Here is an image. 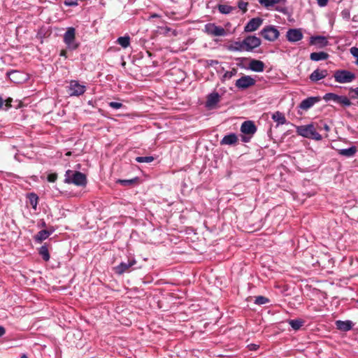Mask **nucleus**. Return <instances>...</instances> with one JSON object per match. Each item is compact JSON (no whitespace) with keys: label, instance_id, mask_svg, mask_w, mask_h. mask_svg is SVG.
<instances>
[{"label":"nucleus","instance_id":"obj_54","mask_svg":"<svg viewBox=\"0 0 358 358\" xmlns=\"http://www.w3.org/2000/svg\"><path fill=\"white\" fill-rule=\"evenodd\" d=\"M65 3H66V5H71V3H67V2H66Z\"/></svg>","mask_w":358,"mask_h":358},{"label":"nucleus","instance_id":"obj_55","mask_svg":"<svg viewBox=\"0 0 358 358\" xmlns=\"http://www.w3.org/2000/svg\"><path fill=\"white\" fill-rule=\"evenodd\" d=\"M357 303H358V299H357Z\"/></svg>","mask_w":358,"mask_h":358},{"label":"nucleus","instance_id":"obj_45","mask_svg":"<svg viewBox=\"0 0 358 358\" xmlns=\"http://www.w3.org/2000/svg\"><path fill=\"white\" fill-rule=\"evenodd\" d=\"M6 333L5 328L2 326H0V337L3 336Z\"/></svg>","mask_w":358,"mask_h":358},{"label":"nucleus","instance_id":"obj_24","mask_svg":"<svg viewBox=\"0 0 358 358\" xmlns=\"http://www.w3.org/2000/svg\"><path fill=\"white\" fill-rule=\"evenodd\" d=\"M357 151V148L355 146H352L349 148L338 150V153L342 156H345L347 157H351L355 155Z\"/></svg>","mask_w":358,"mask_h":358},{"label":"nucleus","instance_id":"obj_43","mask_svg":"<svg viewBox=\"0 0 358 358\" xmlns=\"http://www.w3.org/2000/svg\"><path fill=\"white\" fill-rule=\"evenodd\" d=\"M319 6L324 7L327 5L329 0H316Z\"/></svg>","mask_w":358,"mask_h":358},{"label":"nucleus","instance_id":"obj_38","mask_svg":"<svg viewBox=\"0 0 358 358\" xmlns=\"http://www.w3.org/2000/svg\"><path fill=\"white\" fill-rule=\"evenodd\" d=\"M350 51L352 56L356 58L355 64L358 66V48L352 47Z\"/></svg>","mask_w":358,"mask_h":358},{"label":"nucleus","instance_id":"obj_33","mask_svg":"<svg viewBox=\"0 0 358 358\" xmlns=\"http://www.w3.org/2000/svg\"><path fill=\"white\" fill-rule=\"evenodd\" d=\"M233 8L228 5H219L218 10L222 14H229L233 10Z\"/></svg>","mask_w":358,"mask_h":358},{"label":"nucleus","instance_id":"obj_5","mask_svg":"<svg viewBox=\"0 0 358 358\" xmlns=\"http://www.w3.org/2000/svg\"><path fill=\"white\" fill-rule=\"evenodd\" d=\"M323 99L325 101H332L342 106H350L352 103L346 96H340L334 93H327Z\"/></svg>","mask_w":358,"mask_h":358},{"label":"nucleus","instance_id":"obj_19","mask_svg":"<svg viewBox=\"0 0 358 358\" xmlns=\"http://www.w3.org/2000/svg\"><path fill=\"white\" fill-rule=\"evenodd\" d=\"M238 141V137L235 134H229L223 137L220 141L221 145H235Z\"/></svg>","mask_w":358,"mask_h":358},{"label":"nucleus","instance_id":"obj_3","mask_svg":"<svg viewBox=\"0 0 358 358\" xmlns=\"http://www.w3.org/2000/svg\"><path fill=\"white\" fill-rule=\"evenodd\" d=\"M334 78L338 83H348L352 82L356 76L352 72L347 70H338L334 72Z\"/></svg>","mask_w":358,"mask_h":358},{"label":"nucleus","instance_id":"obj_8","mask_svg":"<svg viewBox=\"0 0 358 358\" xmlns=\"http://www.w3.org/2000/svg\"><path fill=\"white\" fill-rule=\"evenodd\" d=\"M261 34L266 40L274 41L278 38L279 31L273 26H267L261 31Z\"/></svg>","mask_w":358,"mask_h":358},{"label":"nucleus","instance_id":"obj_14","mask_svg":"<svg viewBox=\"0 0 358 358\" xmlns=\"http://www.w3.org/2000/svg\"><path fill=\"white\" fill-rule=\"evenodd\" d=\"M263 20L259 17L251 19L244 27L245 32H252L256 31L262 24Z\"/></svg>","mask_w":358,"mask_h":358},{"label":"nucleus","instance_id":"obj_17","mask_svg":"<svg viewBox=\"0 0 358 358\" xmlns=\"http://www.w3.org/2000/svg\"><path fill=\"white\" fill-rule=\"evenodd\" d=\"M328 76V71L326 69H316L309 76L313 82H317Z\"/></svg>","mask_w":358,"mask_h":358},{"label":"nucleus","instance_id":"obj_44","mask_svg":"<svg viewBox=\"0 0 358 358\" xmlns=\"http://www.w3.org/2000/svg\"><path fill=\"white\" fill-rule=\"evenodd\" d=\"M252 136H242V141L245 142V143H247V142H249L250 138H251Z\"/></svg>","mask_w":358,"mask_h":358},{"label":"nucleus","instance_id":"obj_2","mask_svg":"<svg viewBox=\"0 0 358 358\" xmlns=\"http://www.w3.org/2000/svg\"><path fill=\"white\" fill-rule=\"evenodd\" d=\"M296 133L299 136L315 141H321L322 138V136L317 132L313 124L297 127Z\"/></svg>","mask_w":358,"mask_h":358},{"label":"nucleus","instance_id":"obj_20","mask_svg":"<svg viewBox=\"0 0 358 358\" xmlns=\"http://www.w3.org/2000/svg\"><path fill=\"white\" fill-rule=\"evenodd\" d=\"M8 76H9L10 80L12 82L15 83H22L23 80H25L24 75L20 71H11L8 74Z\"/></svg>","mask_w":358,"mask_h":358},{"label":"nucleus","instance_id":"obj_25","mask_svg":"<svg viewBox=\"0 0 358 358\" xmlns=\"http://www.w3.org/2000/svg\"><path fill=\"white\" fill-rule=\"evenodd\" d=\"M329 57V55L324 52H312L310 55V58L313 61H320L325 60Z\"/></svg>","mask_w":358,"mask_h":358},{"label":"nucleus","instance_id":"obj_6","mask_svg":"<svg viewBox=\"0 0 358 358\" xmlns=\"http://www.w3.org/2000/svg\"><path fill=\"white\" fill-rule=\"evenodd\" d=\"M204 31L211 36H224L227 34V31L222 27L215 23H208L204 27Z\"/></svg>","mask_w":358,"mask_h":358},{"label":"nucleus","instance_id":"obj_53","mask_svg":"<svg viewBox=\"0 0 358 358\" xmlns=\"http://www.w3.org/2000/svg\"><path fill=\"white\" fill-rule=\"evenodd\" d=\"M42 226H43V227H45V222H43L42 223Z\"/></svg>","mask_w":358,"mask_h":358},{"label":"nucleus","instance_id":"obj_22","mask_svg":"<svg viewBox=\"0 0 358 358\" xmlns=\"http://www.w3.org/2000/svg\"><path fill=\"white\" fill-rule=\"evenodd\" d=\"M271 118L274 122H277L278 125L285 124L287 122L285 115L280 111L273 113L272 114Z\"/></svg>","mask_w":358,"mask_h":358},{"label":"nucleus","instance_id":"obj_50","mask_svg":"<svg viewBox=\"0 0 358 358\" xmlns=\"http://www.w3.org/2000/svg\"><path fill=\"white\" fill-rule=\"evenodd\" d=\"M150 17L151 18L159 17V15L157 13H154L150 15Z\"/></svg>","mask_w":358,"mask_h":358},{"label":"nucleus","instance_id":"obj_35","mask_svg":"<svg viewBox=\"0 0 358 358\" xmlns=\"http://www.w3.org/2000/svg\"><path fill=\"white\" fill-rule=\"evenodd\" d=\"M269 302L268 299L263 296H258L255 298V303L257 305H263Z\"/></svg>","mask_w":358,"mask_h":358},{"label":"nucleus","instance_id":"obj_11","mask_svg":"<svg viewBox=\"0 0 358 358\" xmlns=\"http://www.w3.org/2000/svg\"><path fill=\"white\" fill-rule=\"evenodd\" d=\"M303 33L299 29H289L286 34L287 41L295 43L303 38Z\"/></svg>","mask_w":358,"mask_h":358},{"label":"nucleus","instance_id":"obj_23","mask_svg":"<svg viewBox=\"0 0 358 358\" xmlns=\"http://www.w3.org/2000/svg\"><path fill=\"white\" fill-rule=\"evenodd\" d=\"M336 324L338 329L343 331H348L352 327V323L350 321L338 320L336 321Z\"/></svg>","mask_w":358,"mask_h":358},{"label":"nucleus","instance_id":"obj_49","mask_svg":"<svg viewBox=\"0 0 358 358\" xmlns=\"http://www.w3.org/2000/svg\"><path fill=\"white\" fill-rule=\"evenodd\" d=\"M257 345H255V344H252L251 345H250V349L253 350H257Z\"/></svg>","mask_w":358,"mask_h":358},{"label":"nucleus","instance_id":"obj_28","mask_svg":"<svg viewBox=\"0 0 358 358\" xmlns=\"http://www.w3.org/2000/svg\"><path fill=\"white\" fill-rule=\"evenodd\" d=\"M130 37L128 35L120 36L117 39V43L119 44L122 48H127L130 45Z\"/></svg>","mask_w":358,"mask_h":358},{"label":"nucleus","instance_id":"obj_32","mask_svg":"<svg viewBox=\"0 0 358 358\" xmlns=\"http://www.w3.org/2000/svg\"><path fill=\"white\" fill-rule=\"evenodd\" d=\"M288 323L294 330H299L303 325V321L301 320H290Z\"/></svg>","mask_w":358,"mask_h":358},{"label":"nucleus","instance_id":"obj_30","mask_svg":"<svg viewBox=\"0 0 358 358\" xmlns=\"http://www.w3.org/2000/svg\"><path fill=\"white\" fill-rule=\"evenodd\" d=\"M311 43H320L322 46H326L328 44V41L326 37L317 36L311 37Z\"/></svg>","mask_w":358,"mask_h":358},{"label":"nucleus","instance_id":"obj_47","mask_svg":"<svg viewBox=\"0 0 358 358\" xmlns=\"http://www.w3.org/2000/svg\"><path fill=\"white\" fill-rule=\"evenodd\" d=\"M323 129L326 131H329L330 130V127L328 124H324V126H323Z\"/></svg>","mask_w":358,"mask_h":358},{"label":"nucleus","instance_id":"obj_31","mask_svg":"<svg viewBox=\"0 0 358 358\" xmlns=\"http://www.w3.org/2000/svg\"><path fill=\"white\" fill-rule=\"evenodd\" d=\"M27 197L29 199L30 205L34 210H36L38 201V196L34 193H30L28 194Z\"/></svg>","mask_w":358,"mask_h":358},{"label":"nucleus","instance_id":"obj_40","mask_svg":"<svg viewBox=\"0 0 358 358\" xmlns=\"http://www.w3.org/2000/svg\"><path fill=\"white\" fill-rule=\"evenodd\" d=\"M108 105L110 108H114V109H120L123 106L122 103H119V102H115V101L110 102L108 103Z\"/></svg>","mask_w":358,"mask_h":358},{"label":"nucleus","instance_id":"obj_10","mask_svg":"<svg viewBox=\"0 0 358 358\" xmlns=\"http://www.w3.org/2000/svg\"><path fill=\"white\" fill-rule=\"evenodd\" d=\"M255 80L250 76H243L236 81V87L238 89L245 90L255 85Z\"/></svg>","mask_w":358,"mask_h":358},{"label":"nucleus","instance_id":"obj_41","mask_svg":"<svg viewBox=\"0 0 358 358\" xmlns=\"http://www.w3.org/2000/svg\"><path fill=\"white\" fill-rule=\"evenodd\" d=\"M57 179V173H50L48 176V180L50 182H54Z\"/></svg>","mask_w":358,"mask_h":358},{"label":"nucleus","instance_id":"obj_48","mask_svg":"<svg viewBox=\"0 0 358 358\" xmlns=\"http://www.w3.org/2000/svg\"><path fill=\"white\" fill-rule=\"evenodd\" d=\"M351 91L353 92L357 96H358V87L354 89H351Z\"/></svg>","mask_w":358,"mask_h":358},{"label":"nucleus","instance_id":"obj_42","mask_svg":"<svg viewBox=\"0 0 358 358\" xmlns=\"http://www.w3.org/2000/svg\"><path fill=\"white\" fill-rule=\"evenodd\" d=\"M12 101L13 99L11 98H8L7 99H6L4 101V105L5 106V109L6 110H8V108H10L11 107V103H12Z\"/></svg>","mask_w":358,"mask_h":358},{"label":"nucleus","instance_id":"obj_27","mask_svg":"<svg viewBox=\"0 0 358 358\" xmlns=\"http://www.w3.org/2000/svg\"><path fill=\"white\" fill-rule=\"evenodd\" d=\"M259 3L264 7L268 8L279 3H285L286 0H258Z\"/></svg>","mask_w":358,"mask_h":358},{"label":"nucleus","instance_id":"obj_26","mask_svg":"<svg viewBox=\"0 0 358 358\" xmlns=\"http://www.w3.org/2000/svg\"><path fill=\"white\" fill-rule=\"evenodd\" d=\"M229 50L231 51H245V47L243 43V40L242 41H236L229 45Z\"/></svg>","mask_w":358,"mask_h":358},{"label":"nucleus","instance_id":"obj_36","mask_svg":"<svg viewBox=\"0 0 358 358\" xmlns=\"http://www.w3.org/2000/svg\"><path fill=\"white\" fill-rule=\"evenodd\" d=\"M237 73V69L233 68L231 71H226L223 75L224 79H230Z\"/></svg>","mask_w":358,"mask_h":358},{"label":"nucleus","instance_id":"obj_37","mask_svg":"<svg viewBox=\"0 0 358 358\" xmlns=\"http://www.w3.org/2000/svg\"><path fill=\"white\" fill-rule=\"evenodd\" d=\"M138 180L137 178L131 180H119L118 182L122 185L127 186L134 184Z\"/></svg>","mask_w":358,"mask_h":358},{"label":"nucleus","instance_id":"obj_7","mask_svg":"<svg viewBox=\"0 0 358 358\" xmlns=\"http://www.w3.org/2000/svg\"><path fill=\"white\" fill-rule=\"evenodd\" d=\"M86 86L80 84L78 80H71L69 86L70 96H78L83 94L86 91Z\"/></svg>","mask_w":358,"mask_h":358},{"label":"nucleus","instance_id":"obj_29","mask_svg":"<svg viewBox=\"0 0 358 358\" xmlns=\"http://www.w3.org/2000/svg\"><path fill=\"white\" fill-rule=\"evenodd\" d=\"M38 252L44 261L48 262L50 259L49 251L45 245L39 248Z\"/></svg>","mask_w":358,"mask_h":358},{"label":"nucleus","instance_id":"obj_16","mask_svg":"<svg viewBox=\"0 0 358 358\" xmlns=\"http://www.w3.org/2000/svg\"><path fill=\"white\" fill-rule=\"evenodd\" d=\"M220 101V94L217 92H212L207 96L206 106L208 108H213Z\"/></svg>","mask_w":358,"mask_h":358},{"label":"nucleus","instance_id":"obj_51","mask_svg":"<svg viewBox=\"0 0 358 358\" xmlns=\"http://www.w3.org/2000/svg\"><path fill=\"white\" fill-rule=\"evenodd\" d=\"M60 55L63 56V57H66V51L65 50H62V52L60 53Z\"/></svg>","mask_w":358,"mask_h":358},{"label":"nucleus","instance_id":"obj_21","mask_svg":"<svg viewBox=\"0 0 358 358\" xmlns=\"http://www.w3.org/2000/svg\"><path fill=\"white\" fill-rule=\"evenodd\" d=\"M53 231V229L51 231L41 230L34 236V238L37 243H41L43 241L47 239Z\"/></svg>","mask_w":358,"mask_h":358},{"label":"nucleus","instance_id":"obj_13","mask_svg":"<svg viewBox=\"0 0 358 358\" xmlns=\"http://www.w3.org/2000/svg\"><path fill=\"white\" fill-rule=\"evenodd\" d=\"M136 263L134 258L128 259L127 262H121L118 266L115 267V271L117 274L121 275L129 271V268Z\"/></svg>","mask_w":358,"mask_h":358},{"label":"nucleus","instance_id":"obj_12","mask_svg":"<svg viewBox=\"0 0 358 358\" xmlns=\"http://www.w3.org/2000/svg\"><path fill=\"white\" fill-rule=\"evenodd\" d=\"M241 131L250 136H252L257 131V127L252 121H245L241 127Z\"/></svg>","mask_w":358,"mask_h":358},{"label":"nucleus","instance_id":"obj_34","mask_svg":"<svg viewBox=\"0 0 358 358\" xmlns=\"http://www.w3.org/2000/svg\"><path fill=\"white\" fill-rule=\"evenodd\" d=\"M154 160V157L152 156L148 157H137L136 161L138 163H150Z\"/></svg>","mask_w":358,"mask_h":358},{"label":"nucleus","instance_id":"obj_39","mask_svg":"<svg viewBox=\"0 0 358 358\" xmlns=\"http://www.w3.org/2000/svg\"><path fill=\"white\" fill-rule=\"evenodd\" d=\"M248 3L245 1H239L238 3V7L239 9H241L243 13H245L247 11V7H248Z\"/></svg>","mask_w":358,"mask_h":358},{"label":"nucleus","instance_id":"obj_52","mask_svg":"<svg viewBox=\"0 0 358 358\" xmlns=\"http://www.w3.org/2000/svg\"><path fill=\"white\" fill-rule=\"evenodd\" d=\"M21 358H27V357L25 355H23Z\"/></svg>","mask_w":358,"mask_h":358},{"label":"nucleus","instance_id":"obj_15","mask_svg":"<svg viewBox=\"0 0 358 358\" xmlns=\"http://www.w3.org/2000/svg\"><path fill=\"white\" fill-rule=\"evenodd\" d=\"M320 100L321 99L320 96L308 97L301 102L299 108L304 110H307L313 107L315 103H318Z\"/></svg>","mask_w":358,"mask_h":358},{"label":"nucleus","instance_id":"obj_18","mask_svg":"<svg viewBox=\"0 0 358 358\" xmlns=\"http://www.w3.org/2000/svg\"><path fill=\"white\" fill-rule=\"evenodd\" d=\"M249 68L255 72H262L264 70V64L262 61L252 59L249 64Z\"/></svg>","mask_w":358,"mask_h":358},{"label":"nucleus","instance_id":"obj_4","mask_svg":"<svg viewBox=\"0 0 358 358\" xmlns=\"http://www.w3.org/2000/svg\"><path fill=\"white\" fill-rule=\"evenodd\" d=\"M64 41L70 50H76L78 47V43L76 41V30L73 27L67 29L64 35Z\"/></svg>","mask_w":358,"mask_h":358},{"label":"nucleus","instance_id":"obj_1","mask_svg":"<svg viewBox=\"0 0 358 358\" xmlns=\"http://www.w3.org/2000/svg\"><path fill=\"white\" fill-rule=\"evenodd\" d=\"M64 182L83 187L87 184L86 176L80 171L67 170L65 173Z\"/></svg>","mask_w":358,"mask_h":358},{"label":"nucleus","instance_id":"obj_46","mask_svg":"<svg viewBox=\"0 0 358 358\" xmlns=\"http://www.w3.org/2000/svg\"><path fill=\"white\" fill-rule=\"evenodd\" d=\"M4 105V100L3 98L0 96V109L3 108Z\"/></svg>","mask_w":358,"mask_h":358},{"label":"nucleus","instance_id":"obj_9","mask_svg":"<svg viewBox=\"0 0 358 358\" xmlns=\"http://www.w3.org/2000/svg\"><path fill=\"white\" fill-rule=\"evenodd\" d=\"M245 51L250 52L261 45V40L255 36H249L243 39Z\"/></svg>","mask_w":358,"mask_h":358}]
</instances>
